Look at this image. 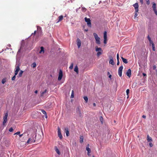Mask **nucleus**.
Listing matches in <instances>:
<instances>
[{
    "label": "nucleus",
    "instance_id": "1",
    "mask_svg": "<svg viewBox=\"0 0 157 157\" xmlns=\"http://www.w3.org/2000/svg\"><path fill=\"white\" fill-rule=\"evenodd\" d=\"M93 35L96 41V43L98 44H100V38L98 37V35L95 33H93Z\"/></svg>",
    "mask_w": 157,
    "mask_h": 157
},
{
    "label": "nucleus",
    "instance_id": "2",
    "mask_svg": "<svg viewBox=\"0 0 157 157\" xmlns=\"http://www.w3.org/2000/svg\"><path fill=\"white\" fill-rule=\"evenodd\" d=\"M84 19L85 21L87 23L88 26L89 27H91V24L90 18H88L86 17H85Z\"/></svg>",
    "mask_w": 157,
    "mask_h": 157
},
{
    "label": "nucleus",
    "instance_id": "3",
    "mask_svg": "<svg viewBox=\"0 0 157 157\" xmlns=\"http://www.w3.org/2000/svg\"><path fill=\"white\" fill-rule=\"evenodd\" d=\"M8 116V113H6L3 117V125H5V124L7 121V118Z\"/></svg>",
    "mask_w": 157,
    "mask_h": 157
},
{
    "label": "nucleus",
    "instance_id": "4",
    "mask_svg": "<svg viewBox=\"0 0 157 157\" xmlns=\"http://www.w3.org/2000/svg\"><path fill=\"white\" fill-rule=\"evenodd\" d=\"M35 140L34 138L33 137H32L31 138H30L27 141V143L29 144H33L35 142Z\"/></svg>",
    "mask_w": 157,
    "mask_h": 157
},
{
    "label": "nucleus",
    "instance_id": "5",
    "mask_svg": "<svg viewBox=\"0 0 157 157\" xmlns=\"http://www.w3.org/2000/svg\"><path fill=\"white\" fill-rule=\"evenodd\" d=\"M123 69V66L122 65H121L120 66L118 70V74L120 77H121L122 76V71Z\"/></svg>",
    "mask_w": 157,
    "mask_h": 157
},
{
    "label": "nucleus",
    "instance_id": "6",
    "mask_svg": "<svg viewBox=\"0 0 157 157\" xmlns=\"http://www.w3.org/2000/svg\"><path fill=\"white\" fill-rule=\"evenodd\" d=\"M135 10V12L137 13L138 11V4L137 3H136L133 5Z\"/></svg>",
    "mask_w": 157,
    "mask_h": 157
},
{
    "label": "nucleus",
    "instance_id": "7",
    "mask_svg": "<svg viewBox=\"0 0 157 157\" xmlns=\"http://www.w3.org/2000/svg\"><path fill=\"white\" fill-rule=\"evenodd\" d=\"M156 5L155 3L153 2L152 5V8L153 10H154V13L157 16V11L156 9Z\"/></svg>",
    "mask_w": 157,
    "mask_h": 157
},
{
    "label": "nucleus",
    "instance_id": "8",
    "mask_svg": "<svg viewBox=\"0 0 157 157\" xmlns=\"http://www.w3.org/2000/svg\"><path fill=\"white\" fill-rule=\"evenodd\" d=\"M109 58L110 59L109 62V63L112 64V65H114V62L112 56H109Z\"/></svg>",
    "mask_w": 157,
    "mask_h": 157
},
{
    "label": "nucleus",
    "instance_id": "9",
    "mask_svg": "<svg viewBox=\"0 0 157 157\" xmlns=\"http://www.w3.org/2000/svg\"><path fill=\"white\" fill-rule=\"evenodd\" d=\"M63 72L61 70H60L59 73V75L58 77V80L59 81L62 78Z\"/></svg>",
    "mask_w": 157,
    "mask_h": 157
},
{
    "label": "nucleus",
    "instance_id": "10",
    "mask_svg": "<svg viewBox=\"0 0 157 157\" xmlns=\"http://www.w3.org/2000/svg\"><path fill=\"white\" fill-rule=\"evenodd\" d=\"M58 136L60 139H62L63 138L61 134L60 130L59 127L58 128Z\"/></svg>",
    "mask_w": 157,
    "mask_h": 157
},
{
    "label": "nucleus",
    "instance_id": "11",
    "mask_svg": "<svg viewBox=\"0 0 157 157\" xmlns=\"http://www.w3.org/2000/svg\"><path fill=\"white\" fill-rule=\"evenodd\" d=\"M89 147V144H88L86 147V150L87 151V155L89 156L90 155V153L91 152V150Z\"/></svg>",
    "mask_w": 157,
    "mask_h": 157
},
{
    "label": "nucleus",
    "instance_id": "12",
    "mask_svg": "<svg viewBox=\"0 0 157 157\" xmlns=\"http://www.w3.org/2000/svg\"><path fill=\"white\" fill-rule=\"evenodd\" d=\"M20 67L19 65H18L16 67L14 73V75H17V74L18 71H20Z\"/></svg>",
    "mask_w": 157,
    "mask_h": 157
},
{
    "label": "nucleus",
    "instance_id": "13",
    "mask_svg": "<svg viewBox=\"0 0 157 157\" xmlns=\"http://www.w3.org/2000/svg\"><path fill=\"white\" fill-rule=\"evenodd\" d=\"M126 74L129 77H130L131 76V70L130 69H128L126 73Z\"/></svg>",
    "mask_w": 157,
    "mask_h": 157
},
{
    "label": "nucleus",
    "instance_id": "14",
    "mask_svg": "<svg viewBox=\"0 0 157 157\" xmlns=\"http://www.w3.org/2000/svg\"><path fill=\"white\" fill-rule=\"evenodd\" d=\"M77 46L79 48L81 45V42L80 40L78 38L77 39Z\"/></svg>",
    "mask_w": 157,
    "mask_h": 157
},
{
    "label": "nucleus",
    "instance_id": "15",
    "mask_svg": "<svg viewBox=\"0 0 157 157\" xmlns=\"http://www.w3.org/2000/svg\"><path fill=\"white\" fill-rule=\"evenodd\" d=\"M65 132L66 133V135L67 136H68L69 135V131L67 128H65L64 129Z\"/></svg>",
    "mask_w": 157,
    "mask_h": 157
},
{
    "label": "nucleus",
    "instance_id": "16",
    "mask_svg": "<svg viewBox=\"0 0 157 157\" xmlns=\"http://www.w3.org/2000/svg\"><path fill=\"white\" fill-rule=\"evenodd\" d=\"M147 140L148 142H151L152 141L151 138L148 135L147 136Z\"/></svg>",
    "mask_w": 157,
    "mask_h": 157
},
{
    "label": "nucleus",
    "instance_id": "17",
    "mask_svg": "<svg viewBox=\"0 0 157 157\" xmlns=\"http://www.w3.org/2000/svg\"><path fill=\"white\" fill-rule=\"evenodd\" d=\"M63 18V16L62 15H60L58 17V20L57 21V23L62 21Z\"/></svg>",
    "mask_w": 157,
    "mask_h": 157
},
{
    "label": "nucleus",
    "instance_id": "18",
    "mask_svg": "<svg viewBox=\"0 0 157 157\" xmlns=\"http://www.w3.org/2000/svg\"><path fill=\"white\" fill-rule=\"evenodd\" d=\"M41 111L42 113L45 115V117L46 118H47V113H46V111L43 109H42L41 110Z\"/></svg>",
    "mask_w": 157,
    "mask_h": 157
},
{
    "label": "nucleus",
    "instance_id": "19",
    "mask_svg": "<svg viewBox=\"0 0 157 157\" xmlns=\"http://www.w3.org/2000/svg\"><path fill=\"white\" fill-rule=\"evenodd\" d=\"M121 58L123 62L124 63H128V62L127 61V59H125L123 57H121Z\"/></svg>",
    "mask_w": 157,
    "mask_h": 157
},
{
    "label": "nucleus",
    "instance_id": "20",
    "mask_svg": "<svg viewBox=\"0 0 157 157\" xmlns=\"http://www.w3.org/2000/svg\"><path fill=\"white\" fill-rule=\"evenodd\" d=\"M44 53V48L43 47H40V51L39 52L40 53Z\"/></svg>",
    "mask_w": 157,
    "mask_h": 157
},
{
    "label": "nucleus",
    "instance_id": "21",
    "mask_svg": "<svg viewBox=\"0 0 157 157\" xmlns=\"http://www.w3.org/2000/svg\"><path fill=\"white\" fill-rule=\"evenodd\" d=\"M47 92H48L47 91V90L46 89L44 90V91H43V92H41L40 93V96L41 97H42L43 96V95H44V94L45 93H46Z\"/></svg>",
    "mask_w": 157,
    "mask_h": 157
},
{
    "label": "nucleus",
    "instance_id": "22",
    "mask_svg": "<svg viewBox=\"0 0 157 157\" xmlns=\"http://www.w3.org/2000/svg\"><path fill=\"white\" fill-rule=\"evenodd\" d=\"M55 151H56V153L58 155H59L60 154V153L59 151L58 148V147H56V146L55 147Z\"/></svg>",
    "mask_w": 157,
    "mask_h": 157
},
{
    "label": "nucleus",
    "instance_id": "23",
    "mask_svg": "<svg viewBox=\"0 0 157 157\" xmlns=\"http://www.w3.org/2000/svg\"><path fill=\"white\" fill-rule=\"evenodd\" d=\"M74 71L77 73V74L78 73V68L77 66H75L74 68Z\"/></svg>",
    "mask_w": 157,
    "mask_h": 157
},
{
    "label": "nucleus",
    "instance_id": "24",
    "mask_svg": "<svg viewBox=\"0 0 157 157\" xmlns=\"http://www.w3.org/2000/svg\"><path fill=\"white\" fill-rule=\"evenodd\" d=\"M104 39H107V32L106 31H105L104 33Z\"/></svg>",
    "mask_w": 157,
    "mask_h": 157
},
{
    "label": "nucleus",
    "instance_id": "25",
    "mask_svg": "<svg viewBox=\"0 0 157 157\" xmlns=\"http://www.w3.org/2000/svg\"><path fill=\"white\" fill-rule=\"evenodd\" d=\"M96 51L97 52L103 51L101 48L97 47L96 48Z\"/></svg>",
    "mask_w": 157,
    "mask_h": 157
},
{
    "label": "nucleus",
    "instance_id": "26",
    "mask_svg": "<svg viewBox=\"0 0 157 157\" xmlns=\"http://www.w3.org/2000/svg\"><path fill=\"white\" fill-rule=\"evenodd\" d=\"M6 81V78H3L2 81V83L3 84H4Z\"/></svg>",
    "mask_w": 157,
    "mask_h": 157
},
{
    "label": "nucleus",
    "instance_id": "27",
    "mask_svg": "<svg viewBox=\"0 0 157 157\" xmlns=\"http://www.w3.org/2000/svg\"><path fill=\"white\" fill-rule=\"evenodd\" d=\"M83 98L84 100L85 101V102L86 103H87L88 101V98L87 96H84L83 97Z\"/></svg>",
    "mask_w": 157,
    "mask_h": 157
},
{
    "label": "nucleus",
    "instance_id": "28",
    "mask_svg": "<svg viewBox=\"0 0 157 157\" xmlns=\"http://www.w3.org/2000/svg\"><path fill=\"white\" fill-rule=\"evenodd\" d=\"M23 73V71L22 70H21L18 74V77H21L22 76V73Z\"/></svg>",
    "mask_w": 157,
    "mask_h": 157
},
{
    "label": "nucleus",
    "instance_id": "29",
    "mask_svg": "<svg viewBox=\"0 0 157 157\" xmlns=\"http://www.w3.org/2000/svg\"><path fill=\"white\" fill-rule=\"evenodd\" d=\"M100 120L102 124H103V117L102 116H101L100 118Z\"/></svg>",
    "mask_w": 157,
    "mask_h": 157
},
{
    "label": "nucleus",
    "instance_id": "30",
    "mask_svg": "<svg viewBox=\"0 0 157 157\" xmlns=\"http://www.w3.org/2000/svg\"><path fill=\"white\" fill-rule=\"evenodd\" d=\"M102 51H100L98 52L97 54V55L98 56H99L100 55H101L102 53Z\"/></svg>",
    "mask_w": 157,
    "mask_h": 157
},
{
    "label": "nucleus",
    "instance_id": "31",
    "mask_svg": "<svg viewBox=\"0 0 157 157\" xmlns=\"http://www.w3.org/2000/svg\"><path fill=\"white\" fill-rule=\"evenodd\" d=\"M36 66V64L35 62H34L33 63V64L32 65V67L33 68L35 67Z\"/></svg>",
    "mask_w": 157,
    "mask_h": 157
},
{
    "label": "nucleus",
    "instance_id": "32",
    "mask_svg": "<svg viewBox=\"0 0 157 157\" xmlns=\"http://www.w3.org/2000/svg\"><path fill=\"white\" fill-rule=\"evenodd\" d=\"M83 137L82 136H81L80 137V143H82L83 142Z\"/></svg>",
    "mask_w": 157,
    "mask_h": 157
},
{
    "label": "nucleus",
    "instance_id": "33",
    "mask_svg": "<svg viewBox=\"0 0 157 157\" xmlns=\"http://www.w3.org/2000/svg\"><path fill=\"white\" fill-rule=\"evenodd\" d=\"M74 91L73 90H72V91L71 94V98H73L74 97Z\"/></svg>",
    "mask_w": 157,
    "mask_h": 157
},
{
    "label": "nucleus",
    "instance_id": "34",
    "mask_svg": "<svg viewBox=\"0 0 157 157\" xmlns=\"http://www.w3.org/2000/svg\"><path fill=\"white\" fill-rule=\"evenodd\" d=\"M76 113H79V112L80 113V112H81V110H80V109L78 107L76 109Z\"/></svg>",
    "mask_w": 157,
    "mask_h": 157
},
{
    "label": "nucleus",
    "instance_id": "35",
    "mask_svg": "<svg viewBox=\"0 0 157 157\" xmlns=\"http://www.w3.org/2000/svg\"><path fill=\"white\" fill-rule=\"evenodd\" d=\"M129 89H128L126 90V94L127 95H128L127 98H128V94H129Z\"/></svg>",
    "mask_w": 157,
    "mask_h": 157
},
{
    "label": "nucleus",
    "instance_id": "36",
    "mask_svg": "<svg viewBox=\"0 0 157 157\" xmlns=\"http://www.w3.org/2000/svg\"><path fill=\"white\" fill-rule=\"evenodd\" d=\"M73 63H71V64L70 65V66L69 67V68L71 69H72L73 67Z\"/></svg>",
    "mask_w": 157,
    "mask_h": 157
},
{
    "label": "nucleus",
    "instance_id": "37",
    "mask_svg": "<svg viewBox=\"0 0 157 157\" xmlns=\"http://www.w3.org/2000/svg\"><path fill=\"white\" fill-rule=\"evenodd\" d=\"M152 47L153 51H155V47L154 44H153L152 45Z\"/></svg>",
    "mask_w": 157,
    "mask_h": 157
},
{
    "label": "nucleus",
    "instance_id": "38",
    "mask_svg": "<svg viewBox=\"0 0 157 157\" xmlns=\"http://www.w3.org/2000/svg\"><path fill=\"white\" fill-rule=\"evenodd\" d=\"M16 75H14L12 77V80L13 81V80H14L16 78Z\"/></svg>",
    "mask_w": 157,
    "mask_h": 157
},
{
    "label": "nucleus",
    "instance_id": "39",
    "mask_svg": "<svg viewBox=\"0 0 157 157\" xmlns=\"http://www.w3.org/2000/svg\"><path fill=\"white\" fill-rule=\"evenodd\" d=\"M82 11L85 12L86 11V8H85L84 7H82Z\"/></svg>",
    "mask_w": 157,
    "mask_h": 157
},
{
    "label": "nucleus",
    "instance_id": "40",
    "mask_svg": "<svg viewBox=\"0 0 157 157\" xmlns=\"http://www.w3.org/2000/svg\"><path fill=\"white\" fill-rule=\"evenodd\" d=\"M147 4L148 5L150 4L149 0H145Z\"/></svg>",
    "mask_w": 157,
    "mask_h": 157
},
{
    "label": "nucleus",
    "instance_id": "41",
    "mask_svg": "<svg viewBox=\"0 0 157 157\" xmlns=\"http://www.w3.org/2000/svg\"><path fill=\"white\" fill-rule=\"evenodd\" d=\"M117 60H119V54L118 53H117Z\"/></svg>",
    "mask_w": 157,
    "mask_h": 157
},
{
    "label": "nucleus",
    "instance_id": "42",
    "mask_svg": "<svg viewBox=\"0 0 157 157\" xmlns=\"http://www.w3.org/2000/svg\"><path fill=\"white\" fill-rule=\"evenodd\" d=\"M9 131L10 132H12L13 131V128L11 127L9 129Z\"/></svg>",
    "mask_w": 157,
    "mask_h": 157
},
{
    "label": "nucleus",
    "instance_id": "43",
    "mask_svg": "<svg viewBox=\"0 0 157 157\" xmlns=\"http://www.w3.org/2000/svg\"><path fill=\"white\" fill-rule=\"evenodd\" d=\"M149 145L151 147L153 146V144L151 143H150L149 144Z\"/></svg>",
    "mask_w": 157,
    "mask_h": 157
},
{
    "label": "nucleus",
    "instance_id": "44",
    "mask_svg": "<svg viewBox=\"0 0 157 157\" xmlns=\"http://www.w3.org/2000/svg\"><path fill=\"white\" fill-rule=\"evenodd\" d=\"M140 2L141 5L143 4V0H140Z\"/></svg>",
    "mask_w": 157,
    "mask_h": 157
},
{
    "label": "nucleus",
    "instance_id": "45",
    "mask_svg": "<svg viewBox=\"0 0 157 157\" xmlns=\"http://www.w3.org/2000/svg\"><path fill=\"white\" fill-rule=\"evenodd\" d=\"M106 41H107V39H104V43L105 44H106V43H107Z\"/></svg>",
    "mask_w": 157,
    "mask_h": 157
},
{
    "label": "nucleus",
    "instance_id": "46",
    "mask_svg": "<svg viewBox=\"0 0 157 157\" xmlns=\"http://www.w3.org/2000/svg\"><path fill=\"white\" fill-rule=\"evenodd\" d=\"M20 132H17L14 134L20 135Z\"/></svg>",
    "mask_w": 157,
    "mask_h": 157
},
{
    "label": "nucleus",
    "instance_id": "47",
    "mask_svg": "<svg viewBox=\"0 0 157 157\" xmlns=\"http://www.w3.org/2000/svg\"><path fill=\"white\" fill-rule=\"evenodd\" d=\"M137 16V13L135 12L134 15V18H136Z\"/></svg>",
    "mask_w": 157,
    "mask_h": 157
},
{
    "label": "nucleus",
    "instance_id": "48",
    "mask_svg": "<svg viewBox=\"0 0 157 157\" xmlns=\"http://www.w3.org/2000/svg\"><path fill=\"white\" fill-rule=\"evenodd\" d=\"M156 66L155 65H154L153 66V70H155L156 68Z\"/></svg>",
    "mask_w": 157,
    "mask_h": 157
},
{
    "label": "nucleus",
    "instance_id": "49",
    "mask_svg": "<svg viewBox=\"0 0 157 157\" xmlns=\"http://www.w3.org/2000/svg\"><path fill=\"white\" fill-rule=\"evenodd\" d=\"M120 64V62L119 61V60H117V65H119Z\"/></svg>",
    "mask_w": 157,
    "mask_h": 157
},
{
    "label": "nucleus",
    "instance_id": "50",
    "mask_svg": "<svg viewBox=\"0 0 157 157\" xmlns=\"http://www.w3.org/2000/svg\"><path fill=\"white\" fill-rule=\"evenodd\" d=\"M78 115L79 116H80V117H81V115H82V114H81V112H80L79 113H78Z\"/></svg>",
    "mask_w": 157,
    "mask_h": 157
},
{
    "label": "nucleus",
    "instance_id": "51",
    "mask_svg": "<svg viewBox=\"0 0 157 157\" xmlns=\"http://www.w3.org/2000/svg\"><path fill=\"white\" fill-rule=\"evenodd\" d=\"M36 31H35L34 32V33H33L32 34V35H35V34H36Z\"/></svg>",
    "mask_w": 157,
    "mask_h": 157
},
{
    "label": "nucleus",
    "instance_id": "52",
    "mask_svg": "<svg viewBox=\"0 0 157 157\" xmlns=\"http://www.w3.org/2000/svg\"><path fill=\"white\" fill-rule=\"evenodd\" d=\"M142 117L143 118H145V119L146 118V116L145 115H143Z\"/></svg>",
    "mask_w": 157,
    "mask_h": 157
},
{
    "label": "nucleus",
    "instance_id": "53",
    "mask_svg": "<svg viewBox=\"0 0 157 157\" xmlns=\"http://www.w3.org/2000/svg\"><path fill=\"white\" fill-rule=\"evenodd\" d=\"M150 44H151V45H152V44H154L152 41L151 42H150Z\"/></svg>",
    "mask_w": 157,
    "mask_h": 157
},
{
    "label": "nucleus",
    "instance_id": "54",
    "mask_svg": "<svg viewBox=\"0 0 157 157\" xmlns=\"http://www.w3.org/2000/svg\"><path fill=\"white\" fill-rule=\"evenodd\" d=\"M147 38H148V40H150L151 39V38L149 36H147Z\"/></svg>",
    "mask_w": 157,
    "mask_h": 157
},
{
    "label": "nucleus",
    "instance_id": "55",
    "mask_svg": "<svg viewBox=\"0 0 157 157\" xmlns=\"http://www.w3.org/2000/svg\"><path fill=\"white\" fill-rule=\"evenodd\" d=\"M143 75L144 76H146V74L144 73H143Z\"/></svg>",
    "mask_w": 157,
    "mask_h": 157
},
{
    "label": "nucleus",
    "instance_id": "56",
    "mask_svg": "<svg viewBox=\"0 0 157 157\" xmlns=\"http://www.w3.org/2000/svg\"><path fill=\"white\" fill-rule=\"evenodd\" d=\"M41 29V27H40V26H37V29Z\"/></svg>",
    "mask_w": 157,
    "mask_h": 157
},
{
    "label": "nucleus",
    "instance_id": "57",
    "mask_svg": "<svg viewBox=\"0 0 157 157\" xmlns=\"http://www.w3.org/2000/svg\"><path fill=\"white\" fill-rule=\"evenodd\" d=\"M23 134H20L19 135V136L20 137H21L23 135Z\"/></svg>",
    "mask_w": 157,
    "mask_h": 157
},
{
    "label": "nucleus",
    "instance_id": "58",
    "mask_svg": "<svg viewBox=\"0 0 157 157\" xmlns=\"http://www.w3.org/2000/svg\"><path fill=\"white\" fill-rule=\"evenodd\" d=\"M37 92H38L37 90H35V91L34 93H36V94H37Z\"/></svg>",
    "mask_w": 157,
    "mask_h": 157
},
{
    "label": "nucleus",
    "instance_id": "59",
    "mask_svg": "<svg viewBox=\"0 0 157 157\" xmlns=\"http://www.w3.org/2000/svg\"><path fill=\"white\" fill-rule=\"evenodd\" d=\"M84 31H86V32H87L88 31V29H85L84 30Z\"/></svg>",
    "mask_w": 157,
    "mask_h": 157
},
{
    "label": "nucleus",
    "instance_id": "60",
    "mask_svg": "<svg viewBox=\"0 0 157 157\" xmlns=\"http://www.w3.org/2000/svg\"><path fill=\"white\" fill-rule=\"evenodd\" d=\"M93 105L94 106H96V104L95 103H94L93 104Z\"/></svg>",
    "mask_w": 157,
    "mask_h": 157
},
{
    "label": "nucleus",
    "instance_id": "61",
    "mask_svg": "<svg viewBox=\"0 0 157 157\" xmlns=\"http://www.w3.org/2000/svg\"><path fill=\"white\" fill-rule=\"evenodd\" d=\"M111 75H110L109 76V78H110L111 77Z\"/></svg>",
    "mask_w": 157,
    "mask_h": 157
},
{
    "label": "nucleus",
    "instance_id": "62",
    "mask_svg": "<svg viewBox=\"0 0 157 157\" xmlns=\"http://www.w3.org/2000/svg\"><path fill=\"white\" fill-rule=\"evenodd\" d=\"M20 52V49H19V50L18 51V52H17V54H18V53H19V52Z\"/></svg>",
    "mask_w": 157,
    "mask_h": 157
},
{
    "label": "nucleus",
    "instance_id": "63",
    "mask_svg": "<svg viewBox=\"0 0 157 157\" xmlns=\"http://www.w3.org/2000/svg\"><path fill=\"white\" fill-rule=\"evenodd\" d=\"M149 41L150 42H151L152 41L151 39L150 40H149Z\"/></svg>",
    "mask_w": 157,
    "mask_h": 157
},
{
    "label": "nucleus",
    "instance_id": "64",
    "mask_svg": "<svg viewBox=\"0 0 157 157\" xmlns=\"http://www.w3.org/2000/svg\"><path fill=\"white\" fill-rule=\"evenodd\" d=\"M7 45L8 46H11L10 44L8 45Z\"/></svg>",
    "mask_w": 157,
    "mask_h": 157
}]
</instances>
